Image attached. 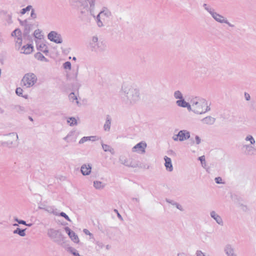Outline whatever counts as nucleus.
Listing matches in <instances>:
<instances>
[{
  "mask_svg": "<svg viewBox=\"0 0 256 256\" xmlns=\"http://www.w3.org/2000/svg\"><path fill=\"white\" fill-rule=\"evenodd\" d=\"M100 16H106L110 18L112 16L111 12L106 7H103L102 10L96 16V23L98 27L100 28L104 26L103 23L100 18Z\"/></svg>",
  "mask_w": 256,
  "mask_h": 256,
  "instance_id": "39448f33",
  "label": "nucleus"
},
{
  "mask_svg": "<svg viewBox=\"0 0 256 256\" xmlns=\"http://www.w3.org/2000/svg\"><path fill=\"white\" fill-rule=\"evenodd\" d=\"M98 42V38L97 36H93L90 44H94Z\"/></svg>",
  "mask_w": 256,
  "mask_h": 256,
  "instance_id": "603ef678",
  "label": "nucleus"
},
{
  "mask_svg": "<svg viewBox=\"0 0 256 256\" xmlns=\"http://www.w3.org/2000/svg\"><path fill=\"white\" fill-rule=\"evenodd\" d=\"M88 140H91L92 142L97 140H99V138L97 136H88Z\"/></svg>",
  "mask_w": 256,
  "mask_h": 256,
  "instance_id": "de8ad7c7",
  "label": "nucleus"
},
{
  "mask_svg": "<svg viewBox=\"0 0 256 256\" xmlns=\"http://www.w3.org/2000/svg\"><path fill=\"white\" fill-rule=\"evenodd\" d=\"M166 201L168 203L170 204H172L173 206H175V204L176 202H174L172 200H170V199H168V198H166Z\"/></svg>",
  "mask_w": 256,
  "mask_h": 256,
  "instance_id": "5fc2aeb1",
  "label": "nucleus"
},
{
  "mask_svg": "<svg viewBox=\"0 0 256 256\" xmlns=\"http://www.w3.org/2000/svg\"><path fill=\"white\" fill-rule=\"evenodd\" d=\"M8 22L9 24H10L12 22V15L11 14H8Z\"/></svg>",
  "mask_w": 256,
  "mask_h": 256,
  "instance_id": "bf43d9fd",
  "label": "nucleus"
},
{
  "mask_svg": "<svg viewBox=\"0 0 256 256\" xmlns=\"http://www.w3.org/2000/svg\"><path fill=\"white\" fill-rule=\"evenodd\" d=\"M12 36H21L22 32L20 28L15 29L11 34Z\"/></svg>",
  "mask_w": 256,
  "mask_h": 256,
  "instance_id": "2f4dec72",
  "label": "nucleus"
},
{
  "mask_svg": "<svg viewBox=\"0 0 256 256\" xmlns=\"http://www.w3.org/2000/svg\"><path fill=\"white\" fill-rule=\"evenodd\" d=\"M210 216L214 218L216 222L220 226L224 225V222L222 218L215 211L212 210L210 212Z\"/></svg>",
  "mask_w": 256,
  "mask_h": 256,
  "instance_id": "2eb2a0df",
  "label": "nucleus"
},
{
  "mask_svg": "<svg viewBox=\"0 0 256 256\" xmlns=\"http://www.w3.org/2000/svg\"><path fill=\"white\" fill-rule=\"evenodd\" d=\"M71 66H72V64H71L70 62H68V61L65 62L63 64V67H64V69L70 70L71 69Z\"/></svg>",
  "mask_w": 256,
  "mask_h": 256,
  "instance_id": "ea45409f",
  "label": "nucleus"
},
{
  "mask_svg": "<svg viewBox=\"0 0 256 256\" xmlns=\"http://www.w3.org/2000/svg\"><path fill=\"white\" fill-rule=\"evenodd\" d=\"M214 180L218 184H220L223 183L222 182V178L218 176L215 178Z\"/></svg>",
  "mask_w": 256,
  "mask_h": 256,
  "instance_id": "8fccbe9b",
  "label": "nucleus"
},
{
  "mask_svg": "<svg viewBox=\"0 0 256 256\" xmlns=\"http://www.w3.org/2000/svg\"><path fill=\"white\" fill-rule=\"evenodd\" d=\"M114 212H115L116 214H117V216L118 218H120V219H122V216L119 214L118 210L116 209H114Z\"/></svg>",
  "mask_w": 256,
  "mask_h": 256,
  "instance_id": "680f3d73",
  "label": "nucleus"
},
{
  "mask_svg": "<svg viewBox=\"0 0 256 256\" xmlns=\"http://www.w3.org/2000/svg\"><path fill=\"white\" fill-rule=\"evenodd\" d=\"M18 20L20 21V23L21 26H24V24H27V20H26L22 21L19 19Z\"/></svg>",
  "mask_w": 256,
  "mask_h": 256,
  "instance_id": "e2e57ef3",
  "label": "nucleus"
},
{
  "mask_svg": "<svg viewBox=\"0 0 256 256\" xmlns=\"http://www.w3.org/2000/svg\"><path fill=\"white\" fill-rule=\"evenodd\" d=\"M203 7L212 16L213 14L215 13L214 10L213 8H212L210 6H208L206 4H203Z\"/></svg>",
  "mask_w": 256,
  "mask_h": 256,
  "instance_id": "c85d7f7f",
  "label": "nucleus"
},
{
  "mask_svg": "<svg viewBox=\"0 0 256 256\" xmlns=\"http://www.w3.org/2000/svg\"><path fill=\"white\" fill-rule=\"evenodd\" d=\"M246 141H250L252 144H254L255 143V140L251 135H248L245 138Z\"/></svg>",
  "mask_w": 256,
  "mask_h": 256,
  "instance_id": "e433bc0d",
  "label": "nucleus"
},
{
  "mask_svg": "<svg viewBox=\"0 0 256 256\" xmlns=\"http://www.w3.org/2000/svg\"><path fill=\"white\" fill-rule=\"evenodd\" d=\"M38 49L44 53L45 54H47L48 53V50L46 45L44 44H41L39 46H37Z\"/></svg>",
  "mask_w": 256,
  "mask_h": 256,
  "instance_id": "393cba45",
  "label": "nucleus"
},
{
  "mask_svg": "<svg viewBox=\"0 0 256 256\" xmlns=\"http://www.w3.org/2000/svg\"><path fill=\"white\" fill-rule=\"evenodd\" d=\"M174 96L176 99L180 100L184 98L182 92L180 90L174 92Z\"/></svg>",
  "mask_w": 256,
  "mask_h": 256,
  "instance_id": "f704fd0d",
  "label": "nucleus"
},
{
  "mask_svg": "<svg viewBox=\"0 0 256 256\" xmlns=\"http://www.w3.org/2000/svg\"><path fill=\"white\" fill-rule=\"evenodd\" d=\"M67 122L70 124V126H74L77 125V120L74 117H70L67 120Z\"/></svg>",
  "mask_w": 256,
  "mask_h": 256,
  "instance_id": "7c9ffc66",
  "label": "nucleus"
},
{
  "mask_svg": "<svg viewBox=\"0 0 256 256\" xmlns=\"http://www.w3.org/2000/svg\"><path fill=\"white\" fill-rule=\"evenodd\" d=\"M188 102H187L183 98H182V99L180 100H178L176 101V104L178 106H180V107H182V108H185V106H186V105L187 104Z\"/></svg>",
  "mask_w": 256,
  "mask_h": 256,
  "instance_id": "cd10ccee",
  "label": "nucleus"
},
{
  "mask_svg": "<svg viewBox=\"0 0 256 256\" xmlns=\"http://www.w3.org/2000/svg\"><path fill=\"white\" fill-rule=\"evenodd\" d=\"M40 32V31L38 29L35 30L34 33V36L36 38L41 39L42 36Z\"/></svg>",
  "mask_w": 256,
  "mask_h": 256,
  "instance_id": "58836bf2",
  "label": "nucleus"
},
{
  "mask_svg": "<svg viewBox=\"0 0 256 256\" xmlns=\"http://www.w3.org/2000/svg\"><path fill=\"white\" fill-rule=\"evenodd\" d=\"M26 230V228L22 229L19 228H17L13 231V234H18L20 236H24L26 235L25 232Z\"/></svg>",
  "mask_w": 256,
  "mask_h": 256,
  "instance_id": "4be33fe9",
  "label": "nucleus"
},
{
  "mask_svg": "<svg viewBox=\"0 0 256 256\" xmlns=\"http://www.w3.org/2000/svg\"><path fill=\"white\" fill-rule=\"evenodd\" d=\"M112 119L109 115L106 117V121L104 126V129L105 131L108 132L110 130Z\"/></svg>",
  "mask_w": 256,
  "mask_h": 256,
  "instance_id": "aec40b11",
  "label": "nucleus"
},
{
  "mask_svg": "<svg viewBox=\"0 0 256 256\" xmlns=\"http://www.w3.org/2000/svg\"><path fill=\"white\" fill-rule=\"evenodd\" d=\"M11 108L18 113H23L25 112L24 107L19 105H12L11 106Z\"/></svg>",
  "mask_w": 256,
  "mask_h": 256,
  "instance_id": "b1692460",
  "label": "nucleus"
},
{
  "mask_svg": "<svg viewBox=\"0 0 256 256\" xmlns=\"http://www.w3.org/2000/svg\"><path fill=\"white\" fill-rule=\"evenodd\" d=\"M240 207L242 210L244 212H247L249 210V208L246 205L240 204Z\"/></svg>",
  "mask_w": 256,
  "mask_h": 256,
  "instance_id": "79ce46f5",
  "label": "nucleus"
},
{
  "mask_svg": "<svg viewBox=\"0 0 256 256\" xmlns=\"http://www.w3.org/2000/svg\"><path fill=\"white\" fill-rule=\"evenodd\" d=\"M22 92H23V90L21 88H17L16 90V93L18 96L23 97L26 99L28 98V94L23 95Z\"/></svg>",
  "mask_w": 256,
  "mask_h": 256,
  "instance_id": "c756f323",
  "label": "nucleus"
},
{
  "mask_svg": "<svg viewBox=\"0 0 256 256\" xmlns=\"http://www.w3.org/2000/svg\"><path fill=\"white\" fill-rule=\"evenodd\" d=\"M94 186L96 189H101L104 187L102 182L100 181H94Z\"/></svg>",
  "mask_w": 256,
  "mask_h": 256,
  "instance_id": "72a5a7b5",
  "label": "nucleus"
},
{
  "mask_svg": "<svg viewBox=\"0 0 256 256\" xmlns=\"http://www.w3.org/2000/svg\"><path fill=\"white\" fill-rule=\"evenodd\" d=\"M190 102L192 106V112L196 114H202L210 110L208 102L202 98L196 96L192 98Z\"/></svg>",
  "mask_w": 256,
  "mask_h": 256,
  "instance_id": "f03ea898",
  "label": "nucleus"
},
{
  "mask_svg": "<svg viewBox=\"0 0 256 256\" xmlns=\"http://www.w3.org/2000/svg\"><path fill=\"white\" fill-rule=\"evenodd\" d=\"M14 221L16 222L18 224H26V222L25 220H19L18 218H14Z\"/></svg>",
  "mask_w": 256,
  "mask_h": 256,
  "instance_id": "c03bdc74",
  "label": "nucleus"
},
{
  "mask_svg": "<svg viewBox=\"0 0 256 256\" xmlns=\"http://www.w3.org/2000/svg\"><path fill=\"white\" fill-rule=\"evenodd\" d=\"M47 234L48 236L54 242L64 248H67V246L64 245L66 237L60 230H55L54 228H50L48 230Z\"/></svg>",
  "mask_w": 256,
  "mask_h": 256,
  "instance_id": "7ed1b4c3",
  "label": "nucleus"
},
{
  "mask_svg": "<svg viewBox=\"0 0 256 256\" xmlns=\"http://www.w3.org/2000/svg\"><path fill=\"white\" fill-rule=\"evenodd\" d=\"M172 139L174 141H178V140H179V136H178V134H177L174 135L172 137Z\"/></svg>",
  "mask_w": 256,
  "mask_h": 256,
  "instance_id": "69168bd1",
  "label": "nucleus"
},
{
  "mask_svg": "<svg viewBox=\"0 0 256 256\" xmlns=\"http://www.w3.org/2000/svg\"><path fill=\"white\" fill-rule=\"evenodd\" d=\"M244 98L246 100H250V95L248 93L245 92H244Z\"/></svg>",
  "mask_w": 256,
  "mask_h": 256,
  "instance_id": "13d9d810",
  "label": "nucleus"
},
{
  "mask_svg": "<svg viewBox=\"0 0 256 256\" xmlns=\"http://www.w3.org/2000/svg\"><path fill=\"white\" fill-rule=\"evenodd\" d=\"M90 46L92 50L94 52H103L106 48V46L102 42L90 44Z\"/></svg>",
  "mask_w": 256,
  "mask_h": 256,
  "instance_id": "9d476101",
  "label": "nucleus"
},
{
  "mask_svg": "<svg viewBox=\"0 0 256 256\" xmlns=\"http://www.w3.org/2000/svg\"><path fill=\"white\" fill-rule=\"evenodd\" d=\"M48 38L56 44H59L62 42V38L61 34L56 31L50 32L48 34Z\"/></svg>",
  "mask_w": 256,
  "mask_h": 256,
  "instance_id": "423d86ee",
  "label": "nucleus"
},
{
  "mask_svg": "<svg viewBox=\"0 0 256 256\" xmlns=\"http://www.w3.org/2000/svg\"><path fill=\"white\" fill-rule=\"evenodd\" d=\"M2 144L8 147H12L13 146V142L12 140H9L6 142H3Z\"/></svg>",
  "mask_w": 256,
  "mask_h": 256,
  "instance_id": "a19ab883",
  "label": "nucleus"
},
{
  "mask_svg": "<svg viewBox=\"0 0 256 256\" xmlns=\"http://www.w3.org/2000/svg\"><path fill=\"white\" fill-rule=\"evenodd\" d=\"M64 229L69 236L70 238L73 242L76 244H78L80 242L78 235L70 228L66 226L64 228Z\"/></svg>",
  "mask_w": 256,
  "mask_h": 256,
  "instance_id": "6e6552de",
  "label": "nucleus"
},
{
  "mask_svg": "<svg viewBox=\"0 0 256 256\" xmlns=\"http://www.w3.org/2000/svg\"><path fill=\"white\" fill-rule=\"evenodd\" d=\"M178 136H179V140L182 142L190 138V132L186 130H180L178 132Z\"/></svg>",
  "mask_w": 256,
  "mask_h": 256,
  "instance_id": "f8f14e48",
  "label": "nucleus"
},
{
  "mask_svg": "<svg viewBox=\"0 0 256 256\" xmlns=\"http://www.w3.org/2000/svg\"><path fill=\"white\" fill-rule=\"evenodd\" d=\"M196 256H205L204 253L200 250L196 252Z\"/></svg>",
  "mask_w": 256,
  "mask_h": 256,
  "instance_id": "052dcab7",
  "label": "nucleus"
},
{
  "mask_svg": "<svg viewBox=\"0 0 256 256\" xmlns=\"http://www.w3.org/2000/svg\"><path fill=\"white\" fill-rule=\"evenodd\" d=\"M30 17L32 19H35L36 18V14L34 12V10L32 8L30 14Z\"/></svg>",
  "mask_w": 256,
  "mask_h": 256,
  "instance_id": "09e8293b",
  "label": "nucleus"
},
{
  "mask_svg": "<svg viewBox=\"0 0 256 256\" xmlns=\"http://www.w3.org/2000/svg\"><path fill=\"white\" fill-rule=\"evenodd\" d=\"M84 232L86 234H87V235H92V234L89 232L88 230L87 229H84Z\"/></svg>",
  "mask_w": 256,
  "mask_h": 256,
  "instance_id": "338daca9",
  "label": "nucleus"
},
{
  "mask_svg": "<svg viewBox=\"0 0 256 256\" xmlns=\"http://www.w3.org/2000/svg\"><path fill=\"white\" fill-rule=\"evenodd\" d=\"M224 250L228 256H236L234 252V248L230 244L226 246Z\"/></svg>",
  "mask_w": 256,
  "mask_h": 256,
  "instance_id": "dca6fc26",
  "label": "nucleus"
},
{
  "mask_svg": "<svg viewBox=\"0 0 256 256\" xmlns=\"http://www.w3.org/2000/svg\"><path fill=\"white\" fill-rule=\"evenodd\" d=\"M245 147L246 148V150H248L250 152L252 150H254V148L253 146H250V145H246L245 146Z\"/></svg>",
  "mask_w": 256,
  "mask_h": 256,
  "instance_id": "3c124183",
  "label": "nucleus"
},
{
  "mask_svg": "<svg viewBox=\"0 0 256 256\" xmlns=\"http://www.w3.org/2000/svg\"><path fill=\"white\" fill-rule=\"evenodd\" d=\"M102 148L104 152H110L112 154H114V150L113 148H112L110 146L104 144L102 142Z\"/></svg>",
  "mask_w": 256,
  "mask_h": 256,
  "instance_id": "5701e85b",
  "label": "nucleus"
},
{
  "mask_svg": "<svg viewBox=\"0 0 256 256\" xmlns=\"http://www.w3.org/2000/svg\"><path fill=\"white\" fill-rule=\"evenodd\" d=\"M22 36L17 38V40H16V44L18 45V46L20 47L22 44Z\"/></svg>",
  "mask_w": 256,
  "mask_h": 256,
  "instance_id": "49530a36",
  "label": "nucleus"
},
{
  "mask_svg": "<svg viewBox=\"0 0 256 256\" xmlns=\"http://www.w3.org/2000/svg\"><path fill=\"white\" fill-rule=\"evenodd\" d=\"M34 57L37 60H41V61H45L46 62H48V58H45L43 56V54L42 53H40V52H38L36 54H35Z\"/></svg>",
  "mask_w": 256,
  "mask_h": 256,
  "instance_id": "bb28decb",
  "label": "nucleus"
},
{
  "mask_svg": "<svg viewBox=\"0 0 256 256\" xmlns=\"http://www.w3.org/2000/svg\"><path fill=\"white\" fill-rule=\"evenodd\" d=\"M31 9L32 10V6L30 5H28L26 8L22 9L20 11V14H24L26 13V12L30 10Z\"/></svg>",
  "mask_w": 256,
  "mask_h": 256,
  "instance_id": "c9c22d12",
  "label": "nucleus"
},
{
  "mask_svg": "<svg viewBox=\"0 0 256 256\" xmlns=\"http://www.w3.org/2000/svg\"><path fill=\"white\" fill-rule=\"evenodd\" d=\"M39 208L40 209H42V210H44L46 211H48V212H50L52 210V208L50 207H47V208H42L40 206H39Z\"/></svg>",
  "mask_w": 256,
  "mask_h": 256,
  "instance_id": "0e129e2a",
  "label": "nucleus"
},
{
  "mask_svg": "<svg viewBox=\"0 0 256 256\" xmlns=\"http://www.w3.org/2000/svg\"><path fill=\"white\" fill-rule=\"evenodd\" d=\"M196 143V144H199L201 142V139L199 136H196L195 137Z\"/></svg>",
  "mask_w": 256,
  "mask_h": 256,
  "instance_id": "864d4df0",
  "label": "nucleus"
},
{
  "mask_svg": "<svg viewBox=\"0 0 256 256\" xmlns=\"http://www.w3.org/2000/svg\"><path fill=\"white\" fill-rule=\"evenodd\" d=\"M165 160L164 166L166 168V170L169 172H172L173 170V166L172 163V160L170 158L165 156L164 158Z\"/></svg>",
  "mask_w": 256,
  "mask_h": 256,
  "instance_id": "f3484780",
  "label": "nucleus"
},
{
  "mask_svg": "<svg viewBox=\"0 0 256 256\" xmlns=\"http://www.w3.org/2000/svg\"><path fill=\"white\" fill-rule=\"evenodd\" d=\"M212 17L218 22L220 23H224L227 24L229 26L234 27V25L231 24L227 20L224 19V17L222 15L215 12L213 14Z\"/></svg>",
  "mask_w": 256,
  "mask_h": 256,
  "instance_id": "1a4fd4ad",
  "label": "nucleus"
},
{
  "mask_svg": "<svg viewBox=\"0 0 256 256\" xmlns=\"http://www.w3.org/2000/svg\"><path fill=\"white\" fill-rule=\"evenodd\" d=\"M24 27V36H26L28 35V34L31 30V28L32 27V24H25Z\"/></svg>",
  "mask_w": 256,
  "mask_h": 256,
  "instance_id": "a878e982",
  "label": "nucleus"
},
{
  "mask_svg": "<svg viewBox=\"0 0 256 256\" xmlns=\"http://www.w3.org/2000/svg\"><path fill=\"white\" fill-rule=\"evenodd\" d=\"M178 256H186L184 253H180L178 254Z\"/></svg>",
  "mask_w": 256,
  "mask_h": 256,
  "instance_id": "774afa93",
  "label": "nucleus"
},
{
  "mask_svg": "<svg viewBox=\"0 0 256 256\" xmlns=\"http://www.w3.org/2000/svg\"><path fill=\"white\" fill-rule=\"evenodd\" d=\"M34 49V47L31 44H28L24 46L22 50H24V52H22L21 53H23L24 54H30Z\"/></svg>",
  "mask_w": 256,
  "mask_h": 256,
  "instance_id": "a211bd4d",
  "label": "nucleus"
},
{
  "mask_svg": "<svg viewBox=\"0 0 256 256\" xmlns=\"http://www.w3.org/2000/svg\"><path fill=\"white\" fill-rule=\"evenodd\" d=\"M80 171L82 175L88 176L89 175L92 171V166L90 164H84L82 166Z\"/></svg>",
  "mask_w": 256,
  "mask_h": 256,
  "instance_id": "4468645a",
  "label": "nucleus"
},
{
  "mask_svg": "<svg viewBox=\"0 0 256 256\" xmlns=\"http://www.w3.org/2000/svg\"><path fill=\"white\" fill-rule=\"evenodd\" d=\"M68 98L71 102H74V100H76V103L78 104H79V102L78 100L77 96L75 95L74 92H72L70 94Z\"/></svg>",
  "mask_w": 256,
  "mask_h": 256,
  "instance_id": "473e14b6",
  "label": "nucleus"
},
{
  "mask_svg": "<svg viewBox=\"0 0 256 256\" xmlns=\"http://www.w3.org/2000/svg\"><path fill=\"white\" fill-rule=\"evenodd\" d=\"M176 206V207L178 209L180 210L181 211H182L184 210L183 208H182V206L180 204H178V202H176L175 204V206Z\"/></svg>",
  "mask_w": 256,
  "mask_h": 256,
  "instance_id": "6e6d98bb",
  "label": "nucleus"
},
{
  "mask_svg": "<svg viewBox=\"0 0 256 256\" xmlns=\"http://www.w3.org/2000/svg\"><path fill=\"white\" fill-rule=\"evenodd\" d=\"M88 138H89L88 136H84L80 140L78 143L80 144H82L84 143V142L88 140Z\"/></svg>",
  "mask_w": 256,
  "mask_h": 256,
  "instance_id": "a18cd8bd",
  "label": "nucleus"
},
{
  "mask_svg": "<svg viewBox=\"0 0 256 256\" xmlns=\"http://www.w3.org/2000/svg\"><path fill=\"white\" fill-rule=\"evenodd\" d=\"M146 147V144L145 142H141L133 147L132 151L142 154L145 152Z\"/></svg>",
  "mask_w": 256,
  "mask_h": 256,
  "instance_id": "9b49d317",
  "label": "nucleus"
},
{
  "mask_svg": "<svg viewBox=\"0 0 256 256\" xmlns=\"http://www.w3.org/2000/svg\"><path fill=\"white\" fill-rule=\"evenodd\" d=\"M59 216L64 218L66 220L69 222H71L70 219L69 218L68 216L64 212H61L60 213Z\"/></svg>",
  "mask_w": 256,
  "mask_h": 256,
  "instance_id": "37998d69",
  "label": "nucleus"
},
{
  "mask_svg": "<svg viewBox=\"0 0 256 256\" xmlns=\"http://www.w3.org/2000/svg\"><path fill=\"white\" fill-rule=\"evenodd\" d=\"M70 3L74 8L81 10V13L83 14V9L88 8V5L85 4L84 0H69Z\"/></svg>",
  "mask_w": 256,
  "mask_h": 256,
  "instance_id": "0eeeda50",
  "label": "nucleus"
},
{
  "mask_svg": "<svg viewBox=\"0 0 256 256\" xmlns=\"http://www.w3.org/2000/svg\"><path fill=\"white\" fill-rule=\"evenodd\" d=\"M198 160L200 161L202 166L205 168V166H206V162L204 156L198 157Z\"/></svg>",
  "mask_w": 256,
  "mask_h": 256,
  "instance_id": "4c0bfd02",
  "label": "nucleus"
},
{
  "mask_svg": "<svg viewBox=\"0 0 256 256\" xmlns=\"http://www.w3.org/2000/svg\"><path fill=\"white\" fill-rule=\"evenodd\" d=\"M185 108H186L189 111L192 112V106L188 102Z\"/></svg>",
  "mask_w": 256,
  "mask_h": 256,
  "instance_id": "4d7b16f0",
  "label": "nucleus"
},
{
  "mask_svg": "<svg viewBox=\"0 0 256 256\" xmlns=\"http://www.w3.org/2000/svg\"><path fill=\"white\" fill-rule=\"evenodd\" d=\"M202 121L204 123L208 124H212L215 122L216 118H212L210 116H206V118H202Z\"/></svg>",
  "mask_w": 256,
  "mask_h": 256,
  "instance_id": "412c9836",
  "label": "nucleus"
},
{
  "mask_svg": "<svg viewBox=\"0 0 256 256\" xmlns=\"http://www.w3.org/2000/svg\"><path fill=\"white\" fill-rule=\"evenodd\" d=\"M121 96L123 101L128 104H135L140 98L139 90L132 86H122Z\"/></svg>",
  "mask_w": 256,
  "mask_h": 256,
  "instance_id": "f257e3e1",
  "label": "nucleus"
},
{
  "mask_svg": "<svg viewBox=\"0 0 256 256\" xmlns=\"http://www.w3.org/2000/svg\"><path fill=\"white\" fill-rule=\"evenodd\" d=\"M84 1L85 4H89V7L88 6V8H89L90 12H93L95 10L96 0H85Z\"/></svg>",
  "mask_w": 256,
  "mask_h": 256,
  "instance_id": "6ab92c4d",
  "label": "nucleus"
},
{
  "mask_svg": "<svg viewBox=\"0 0 256 256\" xmlns=\"http://www.w3.org/2000/svg\"><path fill=\"white\" fill-rule=\"evenodd\" d=\"M37 81V77L34 73L29 72L24 74L22 80V83L26 88L32 86Z\"/></svg>",
  "mask_w": 256,
  "mask_h": 256,
  "instance_id": "20e7f679",
  "label": "nucleus"
},
{
  "mask_svg": "<svg viewBox=\"0 0 256 256\" xmlns=\"http://www.w3.org/2000/svg\"><path fill=\"white\" fill-rule=\"evenodd\" d=\"M122 164L128 167L137 168L138 166V164L136 162H134L132 159H125L123 160L120 158Z\"/></svg>",
  "mask_w": 256,
  "mask_h": 256,
  "instance_id": "ddd939ff",
  "label": "nucleus"
}]
</instances>
